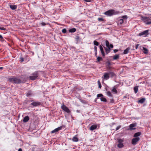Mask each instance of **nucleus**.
I'll list each match as a JSON object with an SVG mask.
<instances>
[{"instance_id": "19", "label": "nucleus", "mask_w": 151, "mask_h": 151, "mask_svg": "<svg viewBox=\"0 0 151 151\" xmlns=\"http://www.w3.org/2000/svg\"><path fill=\"white\" fill-rule=\"evenodd\" d=\"M130 50V48L129 47L127 48L124 51V54H127L129 52V50Z\"/></svg>"}, {"instance_id": "35", "label": "nucleus", "mask_w": 151, "mask_h": 151, "mask_svg": "<svg viewBox=\"0 0 151 151\" xmlns=\"http://www.w3.org/2000/svg\"><path fill=\"white\" fill-rule=\"evenodd\" d=\"M98 84L99 86V87L100 88H101V83L99 81H98Z\"/></svg>"}, {"instance_id": "12", "label": "nucleus", "mask_w": 151, "mask_h": 151, "mask_svg": "<svg viewBox=\"0 0 151 151\" xmlns=\"http://www.w3.org/2000/svg\"><path fill=\"white\" fill-rule=\"evenodd\" d=\"M127 17V16H123L122 17V19H120L118 21V24H122L123 23V19L126 18Z\"/></svg>"}, {"instance_id": "40", "label": "nucleus", "mask_w": 151, "mask_h": 151, "mask_svg": "<svg viewBox=\"0 0 151 151\" xmlns=\"http://www.w3.org/2000/svg\"><path fill=\"white\" fill-rule=\"evenodd\" d=\"M0 29L3 30H6V28L4 27H0Z\"/></svg>"}, {"instance_id": "26", "label": "nucleus", "mask_w": 151, "mask_h": 151, "mask_svg": "<svg viewBox=\"0 0 151 151\" xmlns=\"http://www.w3.org/2000/svg\"><path fill=\"white\" fill-rule=\"evenodd\" d=\"M145 99L142 98L139 100L138 102L139 103H142L145 101Z\"/></svg>"}, {"instance_id": "16", "label": "nucleus", "mask_w": 151, "mask_h": 151, "mask_svg": "<svg viewBox=\"0 0 151 151\" xmlns=\"http://www.w3.org/2000/svg\"><path fill=\"white\" fill-rule=\"evenodd\" d=\"M29 117L28 116H26L24 118L23 122H26L29 121Z\"/></svg>"}, {"instance_id": "9", "label": "nucleus", "mask_w": 151, "mask_h": 151, "mask_svg": "<svg viewBox=\"0 0 151 151\" xmlns=\"http://www.w3.org/2000/svg\"><path fill=\"white\" fill-rule=\"evenodd\" d=\"M62 129V127H59L58 128H57L55 129L54 130L52 131L51 132V133L52 134V133H54L57 132H58L59 130H61Z\"/></svg>"}, {"instance_id": "21", "label": "nucleus", "mask_w": 151, "mask_h": 151, "mask_svg": "<svg viewBox=\"0 0 151 151\" xmlns=\"http://www.w3.org/2000/svg\"><path fill=\"white\" fill-rule=\"evenodd\" d=\"M32 92L31 91H29L26 93V96H30L32 94Z\"/></svg>"}, {"instance_id": "37", "label": "nucleus", "mask_w": 151, "mask_h": 151, "mask_svg": "<svg viewBox=\"0 0 151 151\" xmlns=\"http://www.w3.org/2000/svg\"><path fill=\"white\" fill-rule=\"evenodd\" d=\"M103 96V95L101 94H98L97 95V97H100Z\"/></svg>"}, {"instance_id": "1", "label": "nucleus", "mask_w": 151, "mask_h": 151, "mask_svg": "<svg viewBox=\"0 0 151 151\" xmlns=\"http://www.w3.org/2000/svg\"><path fill=\"white\" fill-rule=\"evenodd\" d=\"M119 13L120 12L118 11H115L113 9H110L105 12L104 14L108 16H111L113 15L119 14Z\"/></svg>"}, {"instance_id": "14", "label": "nucleus", "mask_w": 151, "mask_h": 151, "mask_svg": "<svg viewBox=\"0 0 151 151\" xmlns=\"http://www.w3.org/2000/svg\"><path fill=\"white\" fill-rule=\"evenodd\" d=\"M97 127V126L96 125H91L90 128V130L91 131H93V130L95 129Z\"/></svg>"}, {"instance_id": "43", "label": "nucleus", "mask_w": 151, "mask_h": 151, "mask_svg": "<svg viewBox=\"0 0 151 151\" xmlns=\"http://www.w3.org/2000/svg\"><path fill=\"white\" fill-rule=\"evenodd\" d=\"M20 59L21 62H22L24 61V58H20Z\"/></svg>"}, {"instance_id": "2", "label": "nucleus", "mask_w": 151, "mask_h": 151, "mask_svg": "<svg viewBox=\"0 0 151 151\" xmlns=\"http://www.w3.org/2000/svg\"><path fill=\"white\" fill-rule=\"evenodd\" d=\"M141 18V20L145 24H151V19L149 17H142Z\"/></svg>"}, {"instance_id": "24", "label": "nucleus", "mask_w": 151, "mask_h": 151, "mask_svg": "<svg viewBox=\"0 0 151 151\" xmlns=\"http://www.w3.org/2000/svg\"><path fill=\"white\" fill-rule=\"evenodd\" d=\"M138 89V86H135L134 88V93H137Z\"/></svg>"}, {"instance_id": "8", "label": "nucleus", "mask_w": 151, "mask_h": 151, "mask_svg": "<svg viewBox=\"0 0 151 151\" xmlns=\"http://www.w3.org/2000/svg\"><path fill=\"white\" fill-rule=\"evenodd\" d=\"M119 144H118L117 147L119 148H121L124 147V145L122 143L123 140L121 139H119L118 140Z\"/></svg>"}, {"instance_id": "13", "label": "nucleus", "mask_w": 151, "mask_h": 151, "mask_svg": "<svg viewBox=\"0 0 151 151\" xmlns=\"http://www.w3.org/2000/svg\"><path fill=\"white\" fill-rule=\"evenodd\" d=\"M40 104V102H33L31 104L35 106H39Z\"/></svg>"}, {"instance_id": "25", "label": "nucleus", "mask_w": 151, "mask_h": 151, "mask_svg": "<svg viewBox=\"0 0 151 151\" xmlns=\"http://www.w3.org/2000/svg\"><path fill=\"white\" fill-rule=\"evenodd\" d=\"M143 52L145 53V54H147L148 53V50L144 47H143Z\"/></svg>"}, {"instance_id": "33", "label": "nucleus", "mask_w": 151, "mask_h": 151, "mask_svg": "<svg viewBox=\"0 0 151 151\" xmlns=\"http://www.w3.org/2000/svg\"><path fill=\"white\" fill-rule=\"evenodd\" d=\"M93 43L95 45L98 46L99 45V43L96 40L94 41Z\"/></svg>"}, {"instance_id": "31", "label": "nucleus", "mask_w": 151, "mask_h": 151, "mask_svg": "<svg viewBox=\"0 0 151 151\" xmlns=\"http://www.w3.org/2000/svg\"><path fill=\"white\" fill-rule=\"evenodd\" d=\"M107 95L108 96L110 97H112V95L111 92L110 91H108L107 93Z\"/></svg>"}, {"instance_id": "7", "label": "nucleus", "mask_w": 151, "mask_h": 151, "mask_svg": "<svg viewBox=\"0 0 151 151\" xmlns=\"http://www.w3.org/2000/svg\"><path fill=\"white\" fill-rule=\"evenodd\" d=\"M139 137H137L133 139L132 141V145H135L137 142L139 140Z\"/></svg>"}, {"instance_id": "34", "label": "nucleus", "mask_w": 151, "mask_h": 151, "mask_svg": "<svg viewBox=\"0 0 151 151\" xmlns=\"http://www.w3.org/2000/svg\"><path fill=\"white\" fill-rule=\"evenodd\" d=\"M97 60L98 62H99L101 60H102V59L101 57H98L97 58Z\"/></svg>"}, {"instance_id": "30", "label": "nucleus", "mask_w": 151, "mask_h": 151, "mask_svg": "<svg viewBox=\"0 0 151 151\" xmlns=\"http://www.w3.org/2000/svg\"><path fill=\"white\" fill-rule=\"evenodd\" d=\"M106 47H109V42L107 40H106Z\"/></svg>"}, {"instance_id": "41", "label": "nucleus", "mask_w": 151, "mask_h": 151, "mask_svg": "<svg viewBox=\"0 0 151 151\" xmlns=\"http://www.w3.org/2000/svg\"><path fill=\"white\" fill-rule=\"evenodd\" d=\"M94 51H95V52H97V47H96V46L94 47Z\"/></svg>"}, {"instance_id": "45", "label": "nucleus", "mask_w": 151, "mask_h": 151, "mask_svg": "<svg viewBox=\"0 0 151 151\" xmlns=\"http://www.w3.org/2000/svg\"><path fill=\"white\" fill-rule=\"evenodd\" d=\"M118 50L117 49H115L114 50V53H116V52L118 51Z\"/></svg>"}, {"instance_id": "28", "label": "nucleus", "mask_w": 151, "mask_h": 151, "mask_svg": "<svg viewBox=\"0 0 151 151\" xmlns=\"http://www.w3.org/2000/svg\"><path fill=\"white\" fill-rule=\"evenodd\" d=\"M76 29L75 28L71 29L69 30V32H76Z\"/></svg>"}, {"instance_id": "29", "label": "nucleus", "mask_w": 151, "mask_h": 151, "mask_svg": "<svg viewBox=\"0 0 151 151\" xmlns=\"http://www.w3.org/2000/svg\"><path fill=\"white\" fill-rule=\"evenodd\" d=\"M100 99L102 101L106 102V99L105 98L101 97Z\"/></svg>"}, {"instance_id": "27", "label": "nucleus", "mask_w": 151, "mask_h": 151, "mask_svg": "<svg viewBox=\"0 0 151 151\" xmlns=\"http://www.w3.org/2000/svg\"><path fill=\"white\" fill-rule=\"evenodd\" d=\"M119 55H116L113 57V59L114 60H116L119 58Z\"/></svg>"}, {"instance_id": "4", "label": "nucleus", "mask_w": 151, "mask_h": 151, "mask_svg": "<svg viewBox=\"0 0 151 151\" xmlns=\"http://www.w3.org/2000/svg\"><path fill=\"white\" fill-rule=\"evenodd\" d=\"M38 71H35L31 74L29 77L30 79L32 80H35L38 77L39 74Z\"/></svg>"}, {"instance_id": "46", "label": "nucleus", "mask_w": 151, "mask_h": 151, "mask_svg": "<svg viewBox=\"0 0 151 151\" xmlns=\"http://www.w3.org/2000/svg\"><path fill=\"white\" fill-rule=\"evenodd\" d=\"M139 45V44H137V45H136V47H135V48H136V49H137V48H138V46Z\"/></svg>"}, {"instance_id": "38", "label": "nucleus", "mask_w": 151, "mask_h": 151, "mask_svg": "<svg viewBox=\"0 0 151 151\" xmlns=\"http://www.w3.org/2000/svg\"><path fill=\"white\" fill-rule=\"evenodd\" d=\"M41 24L42 25V26H45L46 25V24L44 22H42L41 23Z\"/></svg>"}, {"instance_id": "3", "label": "nucleus", "mask_w": 151, "mask_h": 151, "mask_svg": "<svg viewBox=\"0 0 151 151\" xmlns=\"http://www.w3.org/2000/svg\"><path fill=\"white\" fill-rule=\"evenodd\" d=\"M9 80L13 83H19L23 82L21 79L16 78H10Z\"/></svg>"}, {"instance_id": "11", "label": "nucleus", "mask_w": 151, "mask_h": 151, "mask_svg": "<svg viewBox=\"0 0 151 151\" xmlns=\"http://www.w3.org/2000/svg\"><path fill=\"white\" fill-rule=\"evenodd\" d=\"M137 124L136 123H133L130 124L129 126L130 129L131 130L136 129L135 128H134L133 127H135L137 126Z\"/></svg>"}, {"instance_id": "44", "label": "nucleus", "mask_w": 151, "mask_h": 151, "mask_svg": "<svg viewBox=\"0 0 151 151\" xmlns=\"http://www.w3.org/2000/svg\"><path fill=\"white\" fill-rule=\"evenodd\" d=\"M109 47L113 48V46L112 44H110L109 45Z\"/></svg>"}, {"instance_id": "10", "label": "nucleus", "mask_w": 151, "mask_h": 151, "mask_svg": "<svg viewBox=\"0 0 151 151\" xmlns=\"http://www.w3.org/2000/svg\"><path fill=\"white\" fill-rule=\"evenodd\" d=\"M103 78V79L106 80L108 79L109 78V76L108 72L104 73Z\"/></svg>"}, {"instance_id": "15", "label": "nucleus", "mask_w": 151, "mask_h": 151, "mask_svg": "<svg viewBox=\"0 0 151 151\" xmlns=\"http://www.w3.org/2000/svg\"><path fill=\"white\" fill-rule=\"evenodd\" d=\"M99 48L100 50V51H101V53L102 54V55L103 56H105V53L104 51V50L103 49V48L102 47V46L101 45H100L99 46Z\"/></svg>"}, {"instance_id": "48", "label": "nucleus", "mask_w": 151, "mask_h": 151, "mask_svg": "<svg viewBox=\"0 0 151 151\" xmlns=\"http://www.w3.org/2000/svg\"><path fill=\"white\" fill-rule=\"evenodd\" d=\"M18 151H22V150L21 148H19V149Z\"/></svg>"}, {"instance_id": "51", "label": "nucleus", "mask_w": 151, "mask_h": 151, "mask_svg": "<svg viewBox=\"0 0 151 151\" xmlns=\"http://www.w3.org/2000/svg\"><path fill=\"white\" fill-rule=\"evenodd\" d=\"M108 65H110V63L109 62H108Z\"/></svg>"}, {"instance_id": "52", "label": "nucleus", "mask_w": 151, "mask_h": 151, "mask_svg": "<svg viewBox=\"0 0 151 151\" xmlns=\"http://www.w3.org/2000/svg\"><path fill=\"white\" fill-rule=\"evenodd\" d=\"M3 68V67H0V69H2Z\"/></svg>"}, {"instance_id": "47", "label": "nucleus", "mask_w": 151, "mask_h": 151, "mask_svg": "<svg viewBox=\"0 0 151 151\" xmlns=\"http://www.w3.org/2000/svg\"><path fill=\"white\" fill-rule=\"evenodd\" d=\"M0 38L1 39H3V37L2 36H1L0 35Z\"/></svg>"}, {"instance_id": "50", "label": "nucleus", "mask_w": 151, "mask_h": 151, "mask_svg": "<svg viewBox=\"0 0 151 151\" xmlns=\"http://www.w3.org/2000/svg\"><path fill=\"white\" fill-rule=\"evenodd\" d=\"M85 1H86V2H88L89 1L88 0H84Z\"/></svg>"}, {"instance_id": "23", "label": "nucleus", "mask_w": 151, "mask_h": 151, "mask_svg": "<svg viewBox=\"0 0 151 151\" xmlns=\"http://www.w3.org/2000/svg\"><path fill=\"white\" fill-rule=\"evenodd\" d=\"M141 134V132H138L137 133H135L134 136V137H137L139 136Z\"/></svg>"}, {"instance_id": "32", "label": "nucleus", "mask_w": 151, "mask_h": 151, "mask_svg": "<svg viewBox=\"0 0 151 151\" xmlns=\"http://www.w3.org/2000/svg\"><path fill=\"white\" fill-rule=\"evenodd\" d=\"M112 92L114 93H117V91L116 89L115 88H114L113 89H112Z\"/></svg>"}, {"instance_id": "20", "label": "nucleus", "mask_w": 151, "mask_h": 151, "mask_svg": "<svg viewBox=\"0 0 151 151\" xmlns=\"http://www.w3.org/2000/svg\"><path fill=\"white\" fill-rule=\"evenodd\" d=\"M108 73L109 76H111V77H114L115 76V74L112 71H109Z\"/></svg>"}, {"instance_id": "22", "label": "nucleus", "mask_w": 151, "mask_h": 151, "mask_svg": "<svg viewBox=\"0 0 151 151\" xmlns=\"http://www.w3.org/2000/svg\"><path fill=\"white\" fill-rule=\"evenodd\" d=\"M72 140L73 142H77L78 141V139L77 137L76 136H74L73 137L72 139Z\"/></svg>"}, {"instance_id": "17", "label": "nucleus", "mask_w": 151, "mask_h": 151, "mask_svg": "<svg viewBox=\"0 0 151 151\" xmlns=\"http://www.w3.org/2000/svg\"><path fill=\"white\" fill-rule=\"evenodd\" d=\"M104 48L105 50L106 54H107L108 53L110 52L111 49L109 47H104Z\"/></svg>"}, {"instance_id": "39", "label": "nucleus", "mask_w": 151, "mask_h": 151, "mask_svg": "<svg viewBox=\"0 0 151 151\" xmlns=\"http://www.w3.org/2000/svg\"><path fill=\"white\" fill-rule=\"evenodd\" d=\"M98 21H103V19L102 18H98Z\"/></svg>"}, {"instance_id": "5", "label": "nucleus", "mask_w": 151, "mask_h": 151, "mask_svg": "<svg viewBox=\"0 0 151 151\" xmlns=\"http://www.w3.org/2000/svg\"><path fill=\"white\" fill-rule=\"evenodd\" d=\"M149 34V31L146 30L139 33L138 35L139 36H142L144 37H147Z\"/></svg>"}, {"instance_id": "36", "label": "nucleus", "mask_w": 151, "mask_h": 151, "mask_svg": "<svg viewBox=\"0 0 151 151\" xmlns=\"http://www.w3.org/2000/svg\"><path fill=\"white\" fill-rule=\"evenodd\" d=\"M67 30L65 29H63L62 30V32L64 33H65L66 32Z\"/></svg>"}, {"instance_id": "18", "label": "nucleus", "mask_w": 151, "mask_h": 151, "mask_svg": "<svg viewBox=\"0 0 151 151\" xmlns=\"http://www.w3.org/2000/svg\"><path fill=\"white\" fill-rule=\"evenodd\" d=\"M17 6L16 5H10V8L12 10H15L17 8Z\"/></svg>"}, {"instance_id": "42", "label": "nucleus", "mask_w": 151, "mask_h": 151, "mask_svg": "<svg viewBox=\"0 0 151 151\" xmlns=\"http://www.w3.org/2000/svg\"><path fill=\"white\" fill-rule=\"evenodd\" d=\"M120 128V126H119L117 127L116 128V130H118Z\"/></svg>"}, {"instance_id": "49", "label": "nucleus", "mask_w": 151, "mask_h": 151, "mask_svg": "<svg viewBox=\"0 0 151 151\" xmlns=\"http://www.w3.org/2000/svg\"><path fill=\"white\" fill-rule=\"evenodd\" d=\"M97 52H95V56H97Z\"/></svg>"}, {"instance_id": "6", "label": "nucleus", "mask_w": 151, "mask_h": 151, "mask_svg": "<svg viewBox=\"0 0 151 151\" xmlns=\"http://www.w3.org/2000/svg\"><path fill=\"white\" fill-rule=\"evenodd\" d=\"M61 108L63 110L68 113H69L70 112V110L68 108V107L64 104H63Z\"/></svg>"}]
</instances>
